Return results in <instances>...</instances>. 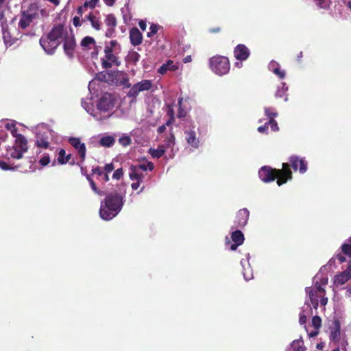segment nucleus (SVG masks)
Segmentation results:
<instances>
[{
	"label": "nucleus",
	"mask_w": 351,
	"mask_h": 351,
	"mask_svg": "<svg viewBox=\"0 0 351 351\" xmlns=\"http://www.w3.org/2000/svg\"><path fill=\"white\" fill-rule=\"evenodd\" d=\"M259 178L264 182H269L277 179V184L281 186L292 179V171L288 163H282L281 169L264 166L258 171Z\"/></svg>",
	"instance_id": "3"
},
{
	"label": "nucleus",
	"mask_w": 351,
	"mask_h": 351,
	"mask_svg": "<svg viewBox=\"0 0 351 351\" xmlns=\"http://www.w3.org/2000/svg\"><path fill=\"white\" fill-rule=\"evenodd\" d=\"M159 27H160V26L157 24H154V23L152 24L149 27L150 31L149 32H147V36L149 38L152 37L154 35H155L158 32Z\"/></svg>",
	"instance_id": "41"
},
{
	"label": "nucleus",
	"mask_w": 351,
	"mask_h": 351,
	"mask_svg": "<svg viewBox=\"0 0 351 351\" xmlns=\"http://www.w3.org/2000/svg\"><path fill=\"white\" fill-rule=\"evenodd\" d=\"M312 325L315 330H319L322 326V319L319 316L315 315L312 318Z\"/></svg>",
	"instance_id": "37"
},
{
	"label": "nucleus",
	"mask_w": 351,
	"mask_h": 351,
	"mask_svg": "<svg viewBox=\"0 0 351 351\" xmlns=\"http://www.w3.org/2000/svg\"><path fill=\"white\" fill-rule=\"evenodd\" d=\"M208 32L210 34H217V33H219L221 32V27H217L210 28Z\"/></svg>",
	"instance_id": "62"
},
{
	"label": "nucleus",
	"mask_w": 351,
	"mask_h": 351,
	"mask_svg": "<svg viewBox=\"0 0 351 351\" xmlns=\"http://www.w3.org/2000/svg\"><path fill=\"white\" fill-rule=\"evenodd\" d=\"M105 23L108 27L115 28L117 25V19L113 14H109L105 19Z\"/></svg>",
	"instance_id": "32"
},
{
	"label": "nucleus",
	"mask_w": 351,
	"mask_h": 351,
	"mask_svg": "<svg viewBox=\"0 0 351 351\" xmlns=\"http://www.w3.org/2000/svg\"><path fill=\"white\" fill-rule=\"evenodd\" d=\"M273 72L278 75L280 79H283L285 77V71L281 70L280 68H276L273 70Z\"/></svg>",
	"instance_id": "51"
},
{
	"label": "nucleus",
	"mask_w": 351,
	"mask_h": 351,
	"mask_svg": "<svg viewBox=\"0 0 351 351\" xmlns=\"http://www.w3.org/2000/svg\"><path fill=\"white\" fill-rule=\"evenodd\" d=\"M316 5L321 9H326L327 5L324 0H314Z\"/></svg>",
	"instance_id": "55"
},
{
	"label": "nucleus",
	"mask_w": 351,
	"mask_h": 351,
	"mask_svg": "<svg viewBox=\"0 0 351 351\" xmlns=\"http://www.w3.org/2000/svg\"><path fill=\"white\" fill-rule=\"evenodd\" d=\"M45 12V10L40 9L37 3H31L26 10L21 12L19 28L23 30L27 29L32 23L39 19L40 15H43Z\"/></svg>",
	"instance_id": "4"
},
{
	"label": "nucleus",
	"mask_w": 351,
	"mask_h": 351,
	"mask_svg": "<svg viewBox=\"0 0 351 351\" xmlns=\"http://www.w3.org/2000/svg\"><path fill=\"white\" fill-rule=\"evenodd\" d=\"M123 77L119 82L121 85H123L125 88H131V84L129 82V78L126 73H122Z\"/></svg>",
	"instance_id": "40"
},
{
	"label": "nucleus",
	"mask_w": 351,
	"mask_h": 351,
	"mask_svg": "<svg viewBox=\"0 0 351 351\" xmlns=\"http://www.w3.org/2000/svg\"><path fill=\"white\" fill-rule=\"evenodd\" d=\"M184 134L188 144L194 148H197L199 147V138L196 136L195 132L194 130H190L185 131Z\"/></svg>",
	"instance_id": "20"
},
{
	"label": "nucleus",
	"mask_w": 351,
	"mask_h": 351,
	"mask_svg": "<svg viewBox=\"0 0 351 351\" xmlns=\"http://www.w3.org/2000/svg\"><path fill=\"white\" fill-rule=\"evenodd\" d=\"M335 258H337L339 261V263H343L346 261V258L345 257V256L343 255V254H341V253H339L335 255V256H334L333 258H332L328 263L330 265H332V263H333L335 260Z\"/></svg>",
	"instance_id": "43"
},
{
	"label": "nucleus",
	"mask_w": 351,
	"mask_h": 351,
	"mask_svg": "<svg viewBox=\"0 0 351 351\" xmlns=\"http://www.w3.org/2000/svg\"><path fill=\"white\" fill-rule=\"evenodd\" d=\"M14 145L23 154L28 150L27 141L23 135H19L17 136Z\"/></svg>",
	"instance_id": "21"
},
{
	"label": "nucleus",
	"mask_w": 351,
	"mask_h": 351,
	"mask_svg": "<svg viewBox=\"0 0 351 351\" xmlns=\"http://www.w3.org/2000/svg\"><path fill=\"white\" fill-rule=\"evenodd\" d=\"M114 107V104L110 99V95H105L99 101L97 104V108L100 111L108 112L112 110Z\"/></svg>",
	"instance_id": "16"
},
{
	"label": "nucleus",
	"mask_w": 351,
	"mask_h": 351,
	"mask_svg": "<svg viewBox=\"0 0 351 351\" xmlns=\"http://www.w3.org/2000/svg\"><path fill=\"white\" fill-rule=\"evenodd\" d=\"M114 32H115L114 28L108 27V29L105 33V36L108 38H111L113 34L114 33Z\"/></svg>",
	"instance_id": "58"
},
{
	"label": "nucleus",
	"mask_w": 351,
	"mask_h": 351,
	"mask_svg": "<svg viewBox=\"0 0 351 351\" xmlns=\"http://www.w3.org/2000/svg\"><path fill=\"white\" fill-rule=\"evenodd\" d=\"M175 136L173 133H170L169 136L165 139V145L167 147H171L175 144Z\"/></svg>",
	"instance_id": "42"
},
{
	"label": "nucleus",
	"mask_w": 351,
	"mask_h": 351,
	"mask_svg": "<svg viewBox=\"0 0 351 351\" xmlns=\"http://www.w3.org/2000/svg\"><path fill=\"white\" fill-rule=\"evenodd\" d=\"M129 176L132 180L141 181L143 178V173L134 165H132L130 168Z\"/></svg>",
	"instance_id": "24"
},
{
	"label": "nucleus",
	"mask_w": 351,
	"mask_h": 351,
	"mask_svg": "<svg viewBox=\"0 0 351 351\" xmlns=\"http://www.w3.org/2000/svg\"><path fill=\"white\" fill-rule=\"evenodd\" d=\"M167 114L169 117V118H171V119H175L174 110H173V108L171 106H168V110H167Z\"/></svg>",
	"instance_id": "60"
},
{
	"label": "nucleus",
	"mask_w": 351,
	"mask_h": 351,
	"mask_svg": "<svg viewBox=\"0 0 351 351\" xmlns=\"http://www.w3.org/2000/svg\"><path fill=\"white\" fill-rule=\"evenodd\" d=\"M119 141L123 146H128L131 143V138L128 136L120 138Z\"/></svg>",
	"instance_id": "46"
},
{
	"label": "nucleus",
	"mask_w": 351,
	"mask_h": 351,
	"mask_svg": "<svg viewBox=\"0 0 351 351\" xmlns=\"http://www.w3.org/2000/svg\"><path fill=\"white\" fill-rule=\"evenodd\" d=\"M3 39L7 47L14 45L21 37V33L16 28H9L8 26H2Z\"/></svg>",
	"instance_id": "6"
},
{
	"label": "nucleus",
	"mask_w": 351,
	"mask_h": 351,
	"mask_svg": "<svg viewBox=\"0 0 351 351\" xmlns=\"http://www.w3.org/2000/svg\"><path fill=\"white\" fill-rule=\"evenodd\" d=\"M250 55V49L243 44H239L234 49V56L240 62L246 60Z\"/></svg>",
	"instance_id": "15"
},
{
	"label": "nucleus",
	"mask_w": 351,
	"mask_h": 351,
	"mask_svg": "<svg viewBox=\"0 0 351 351\" xmlns=\"http://www.w3.org/2000/svg\"><path fill=\"white\" fill-rule=\"evenodd\" d=\"M321 299H320V304L322 306H325L326 305L327 302H328V298L324 296V295H321Z\"/></svg>",
	"instance_id": "64"
},
{
	"label": "nucleus",
	"mask_w": 351,
	"mask_h": 351,
	"mask_svg": "<svg viewBox=\"0 0 351 351\" xmlns=\"http://www.w3.org/2000/svg\"><path fill=\"white\" fill-rule=\"evenodd\" d=\"M90 21L92 27L96 31H99L101 29V21L99 17H97L93 12H90L82 21Z\"/></svg>",
	"instance_id": "19"
},
{
	"label": "nucleus",
	"mask_w": 351,
	"mask_h": 351,
	"mask_svg": "<svg viewBox=\"0 0 351 351\" xmlns=\"http://www.w3.org/2000/svg\"><path fill=\"white\" fill-rule=\"evenodd\" d=\"M115 142L114 138L111 136H106L101 138L99 144L106 147H110L114 145Z\"/></svg>",
	"instance_id": "30"
},
{
	"label": "nucleus",
	"mask_w": 351,
	"mask_h": 351,
	"mask_svg": "<svg viewBox=\"0 0 351 351\" xmlns=\"http://www.w3.org/2000/svg\"><path fill=\"white\" fill-rule=\"evenodd\" d=\"M86 10V8H83V5H80L77 9V13L80 16H82L83 14Z\"/></svg>",
	"instance_id": "61"
},
{
	"label": "nucleus",
	"mask_w": 351,
	"mask_h": 351,
	"mask_svg": "<svg viewBox=\"0 0 351 351\" xmlns=\"http://www.w3.org/2000/svg\"><path fill=\"white\" fill-rule=\"evenodd\" d=\"M182 98L178 99L179 110L178 112V117H184L186 115L185 111L182 108Z\"/></svg>",
	"instance_id": "47"
},
{
	"label": "nucleus",
	"mask_w": 351,
	"mask_h": 351,
	"mask_svg": "<svg viewBox=\"0 0 351 351\" xmlns=\"http://www.w3.org/2000/svg\"><path fill=\"white\" fill-rule=\"evenodd\" d=\"M92 173L93 174H97L99 176H101L104 174V171H103L100 167L97 166L92 169Z\"/></svg>",
	"instance_id": "56"
},
{
	"label": "nucleus",
	"mask_w": 351,
	"mask_h": 351,
	"mask_svg": "<svg viewBox=\"0 0 351 351\" xmlns=\"http://www.w3.org/2000/svg\"><path fill=\"white\" fill-rule=\"evenodd\" d=\"M104 58L101 59V66L104 69H109L112 66V64L119 66L121 65V61L119 58L113 53L112 49L108 47L104 48Z\"/></svg>",
	"instance_id": "7"
},
{
	"label": "nucleus",
	"mask_w": 351,
	"mask_h": 351,
	"mask_svg": "<svg viewBox=\"0 0 351 351\" xmlns=\"http://www.w3.org/2000/svg\"><path fill=\"white\" fill-rule=\"evenodd\" d=\"M123 176V171L122 168H119L117 170L114 171L112 178L119 180Z\"/></svg>",
	"instance_id": "45"
},
{
	"label": "nucleus",
	"mask_w": 351,
	"mask_h": 351,
	"mask_svg": "<svg viewBox=\"0 0 351 351\" xmlns=\"http://www.w3.org/2000/svg\"><path fill=\"white\" fill-rule=\"evenodd\" d=\"M62 43L63 49L65 54L69 58H72L74 56L75 50L77 46L74 34H69Z\"/></svg>",
	"instance_id": "8"
},
{
	"label": "nucleus",
	"mask_w": 351,
	"mask_h": 351,
	"mask_svg": "<svg viewBox=\"0 0 351 351\" xmlns=\"http://www.w3.org/2000/svg\"><path fill=\"white\" fill-rule=\"evenodd\" d=\"M134 166L141 173L142 171H145L147 169L152 171L154 168V165L152 162H147V163L139 164Z\"/></svg>",
	"instance_id": "34"
},
{
	"label": "nucleus",
	"mask_w": 351,
	"mask_h": 351,
	"mask_svg": "<svg viewBox=\"0 0 351 351\" xmlns=\"http://www.w3.org/2000/svg\"><path fill=\"white\" fill-rule=\"evenodd\" d=\"M152 84L150 80H143L133 85L128 93L129 97H136L140 92L148 90L152 88Z\"/></svg>",
	"instance_id": "9"
},
{
	"label": "nucleus",
	"mask_w": 351,
	"mask_h": 351,
	"mask_svg": "<svg viewBox=\"0 0 351 351\" xmlns=\"http://www.w3.org/2000/svg\"><path fill=\"white\" fill-rule=\"evenodd\" d=\"M99 2V0H90L88 1H85L83 4V8H88L90 9H94L96 6L97 3Z\"/></svg>",
	"instance_id": "44"
},
{
	"label": "nucleus",
	"mask_w": 351,
	"mask_h": 351,
	"mask_svg": "<svg viewBox=\"0 0 351 351\" xmlns=\"http://www.w3.org/2000/svg\"><path fill=\"white\" fill-rule=\"evenodd\" d=\"M265 114L269 118V120L274 119L278 113L271 108H265Z\"/></svg>",
	"instance_id": "35"
},
{
	"label": "nucleus",
	"mask_w": 351,
	"mask_h": 351,
	"mask_svg": "<svg viewBox=\"0 0 351 351\" xmlns=\"http://www.w3.org/2000/svg\"><path fill=\"white\" fill-rule=\"evenodd\" d=\"M313 289L317 291V293L325 294L324 288H323L317 282L315 283Z\"/></svg>",
	"instance_id": "53"
},
{
	"label": "nucleus",
	"mask_w": 351,
	"mask_h": 351,
	"mask_svg": "<svg viewBox=\"0 0 351 351\" xmlns=\"http://www.w3.org/2000/svg\"><path fill=\"white\" fill-rule=\"evenodd\" d=\"M288 87L286 86L285 83H282V88H278L276 93V97L278 98H282L285 95V93L287 91Z\"/></svg>",
	"instance_id": "38"
},
{
	"label": "nucleus",
	"mask_w": 351,
	"mask_h": 351,
	"mask_svg": "<svg viewBox=\"0 0 351 351\" xmlns=\"http://www.w3.org/2000/svg\"><path fill=\"white\" fill-rule=\"evenodd\" d=\"M114 169V166L113 165V163H108V164H106L104 167V172L106 173H110V172H112Z\"/></svg>",
	"instance_id": "54"
},
{
	"label": "nucleus",
	"mask_w": 351,
	"mask_h": 351,
	"mask_svg": "<svg viewBox=\"0 0 351 351\" xmlns=\"http://www.w3.org/2000/svg\"><path fill=\"white\" fill-rule=\"evenodd\" d=\"M267 123H268V126L270 125L271 129L272 131H274V132L278 131L279 128H278V123L275 121V119L269 120Z\"/></svg>",
	"instance_id": "49"
},
{
	"label": "nucleus",
	"mask_w": 351,
	"mask_h": 351,
	"mask_svg": "<svg viewBox=\"0 0 351 351\" xmlns=\"http://www.w3.org/2000/svg\"><path fill=\"white\" fill-rule=\"evenodd\" d=\"M291 346L293 351H306V348L304 346L302 339L294 340L291 343Z\"/></svg>",
	"instance_id": "33"
},
{
	"label": "nucleus",
	"mask_w": 351,
	"mask_h": 351,
	"mask_svg": "<svg viewBox=\"0 0 351 351\" xmlns=\"http://www.w3.org/2000/svg\"><path fill=\"white\" fill-rule=\"evenodd\" d=\"M7 156L8 158L21 159L23 158V153L19 149L15 147L14 145L7 149Z\"/></svg>",
	"instance_id": "23"
},
{
	"label": "nucleus",
	"mask_w": 351,
	"mask_h": 351,
	"mask_svg": "<svg viewBox=\"0 0 351 351\" xmlns=\"http://www.w3.org/2000/svg\"><path fill=\"white\" fill-rule=\"evenodd\" d=\"M130 43L134 46H138L143 42V34L137 27H132L130 30Z\"/></svg>",
	"instance_id": "18"
},
{
	"label": "nucleus",
	"mask_w": 351,
	"mask_h": 351,
	"mask_svg": "<svg viewBox=\"0 0 351 351\" xmlns=\"http://www.w3.org/2000/svg\"><path fill=\"white\" fill-rule=\"evenodd\" d=\"M268 130V123H265L263 125L259 126L258 128V131L261 133L267 132Z\"/></svg>",
	"instance_id": "59"
},
{
	"label": "nucleus",
	"mask_w": 351,
	"mask_h": 351,
	"mask_svg": "<svg viewBox=\"0 0 351 351\" xmlns=\"http://www.w3.org/2000/svg\"><path fill=\"white\" fill-rule=\"evenodd\" d=\"M250 213L247 208L239 210L236 215L234 219V228H243L248 221Z\"/></svg>",
	"instance_id": "14"
},
{
	"label": "nucleus",
	"mask_w": 351,
	"mask_h": 351,
	"mask_svg": "<svg viewBox=\"0 0 351 351\" xmlns=\"http://www.w3.org/2000/svg\"><path fill=\"white\" fill-rule=\"evenodd\" d=\"M165 152V145H160L157 149L150 148L149 149V154L153 157L159 158Z\"/></svg>",
	"instance_id": "25"
},
{
	"label": "nucleus",
	"mask_w": 351,
	"mask_h": 351,
	"mask_svg": "<svg viewBox=\"0 0 351 351\" xmlns=\"http://www.w3.org/2000/svg\"><path fill=\"white\" fill-rule=\"evenodd\" d=\"M231 239L234 243L230 245V250L234 251L243 243L244 235L241 230H237L231 233Z\"/></svg>",
	"instance_id": "17"
},
{
	"label": "nucleus",
	"mask_w": 351,
	"mask_h": 351,
	"mask_svg": "<svg viewBox=\"0 0 351 351\" xmlns=\"http://www.w3.org/2000/svg\"><path fill=\"white\" fill-rule=\"evenodd\" d=\"M94 45H95V40L89 36H85L80 43V45L84 49H91L90 46Z\"/></svg>",
	"instance_id": "26"
},
{
	"label": "nucleus",
	"mask_w": 351,
	"mask_h": 351,
	"mask_svg": "<svg viewBox=\"0 0 351 351\" xmlns=\"http://www.w3.org/2000/svg\"><path fill=\"white\" fill-rule=\"evenodd\" d=\"M118 45V42L116 40H112L109 43V45L105 46V47H108V49L114 51V49Z\"/></svg>",
	"instance_id": "57"
},
{
	"label": "nucleus",
	"mask_w": 351,
	"mask_h": 351,
	"mask_svg": "<svg viewBox=\"0 0 351 351\" xmlns=\"http://www.w3.org/2000/svg\"><path fill=\"white\" fill-rule=\"evenodd\" d=\"M50 162V157L49 155H44L39 160V163L45 167Z\"/></svg>",
	"instance_id": "48"
},
{
	"label": "nucleus",
	"mask_w": 351,
	"mask_h": 351,
	"mask_svg": "<svg viewBox=\"0 0 351 351\" xmlns=\"http://www.w3.org/2000/svg\"><path fill=\"white\" fill-rule=\"evenodd\" d=\"M123 196L117 192L107 195L101 204L100 217L104 220H110L116 217L123 206Z\"/></svg>",
	"instance_id": "2"
},
{
	"label": "nucleus",
	"mask_w": 351,
	"mask_h": 351,
	"mask_svg": "<svg viewBox=\"0 0 351 351\" xmlns=\"http://www.w3.org/2000/svg\"><path fill=\"white\" fill-rule=\"evenodd\" d=\"M289 167H292L293 171H296L299 169L300 173H304L307 170V162L303 159L300 158L298 156H291L289 158ZM291 169V168H289Z\"/></svg>",
	"instance_id": "10"
},
{
	"label": "nucleus",
	"mask_w": 351,
	"mask_h": 351,
	"mask_svg": "<svg viewBox=\"0 0 351 351\" xmlns=\"http://www.w3.org/2000/svg\"><path fill=\"white\" fill-rule=\"evenodd\" d=\"M138 25L140 27V28L143 30V31H145L146 29V27H147V24H146V22L141 20L139 23H138Z\"/></svg>",
	"instance_id": "63"
},
{
	"label": "nucleus",
	"mask_w": 351,
	"mask_h": 351,
	"mask_svg": "<svg viewBox=\"0 0 351 351\" xmlns=\"http://www.w3.org/2000/svg\"><path fill=\"white\" fill-rule=\"evenodd\" d=\"M330 341L333 343H338L340 340L341 324L337 318L334 319L329 326Z\"/></svg>",
	"instance_id": "11"
},
{
	"label": "nucleus",
	"mask_w": 351,
	"mask_h": 351,
	"mask_svg": "<svg viewBox=\"0 0 351 351\" xmlns=\"http://www.w3.org/2000/svg\"><path fill=\"white\" fill-rule=\"evenodd\" d=\"M140 58H141L140 54L138 52L134 51L130 52L129 54L130 61L133 62L134 64H136V62L139 61Z\"/></svg>",
	"instance_id": "39"
},
{
	"label": "nucleus",
	"mask_w": 351,
	"mask_h": 351,
	"mask_svg": "<svg viewBox=\"0 0 351 351\" xmlns=\"http://www.w3.org/2000/svg\"><path fill=\"white\" fill-rule=\"evenodd\" d=\"M36 145L38 147L47 149L49 146L48 137H44L38 134L36 136Z\"/></svg>",
	"instance_id": "28"
},
{
	"label": "nucleus",
	"mask_w": 351,
	"mask_h": 351,
	"mask_svg": "<svg viewBox=\"0 0 351 351\" xmlns=\"http://www.w3.org/2000/svg\"><path fill=\"white\" fill-rule=\"evenodd\" d=\"M71 158V154H66V151L64 149H61L58 153V162L60 165H64L69 162Z\"/></svg>",
	"instance_id": "27"
},
{
	"label": "nucleus",
	"mask_w": 351,
	"mask_h": 351,
	"mask_svg": "<svg viewBox=\"0 0 351 351\" xmlns=\"http://www.w3.org/2000/svg\"><path fill=\"white\" fill-rule=\"evenodd\" d=\"M90 184V186L92 189V190L97 194L99 195H102L104 193L102 191H101L96 186V184L95 182H94V180H90V182H89Z\"/></svg>",
	"instance_id": "50"
},
{
	"label": "nucleus",
	"mask_w": 351,
	"mask_h": 351,
	"mask_svg": "<svg viewBox=\"0 0 351 351\" xmlns=\"http://www.w3.org/2000/svg\"><path fill=\"white\" fill-rule=\"evenodd\" d=\"M209 64L210 69L219 75L228 73L230 68L228 58L222 56H215L210 58Z\"/></svg>",
	"instance_id": "5"
},
{
	"label": "nucleus",
	"mask_w": 351,
	"mask_h": 351,
	"mask_svg": "<svg viewBox=\"0 0 351 351\" xmlns=\"http://www.w3.org/2000/svg\"><path fill=\"white\" fill-rule=\"evenodd\" d=\"M68 34L69 32L64 25L56 24L47 34L41 36L39 43L46 53L52 55Z\"/></svg>",
	"instance_id": "1"
},
{
	"label": "nucleus",
	"mask_w": 351,
	"mask_h": 351,
	"mask_svg": "<svg viewBox=\"0 0 351 351\" xmlns=\"http://www.w3.org/2000/svg\"><path fill=\"white\" fill-rule=\"evenodd\" d=\"M0 168L3 170L7 171V170H19L22 169L23 166L21 164L18 165H9L6 162L0 160Z\"/></svg>",
	"instance_id": "29"
},
{
	"label": "nucleus",
	"mask_w": 351,
	"mask_h": 351,
	"mask_svg": "<svg viewBox=\"0 0 351 351\" xmlns=\"http://www.w3.org/2000/svg\"><path fill=\"white\" fill-rule=\"evenodd\" d=\"M69 143L77 151L82 161H84L85 160L86 154V148L85 144L82 143L80 138L77 137L69 138Z\"/></svg>",
	"instance_id": "13"
},
{
	"label": "nucleus",
	"mask_w": 351,
	"mask_h": 351,
	"mask_svg": "<svg viewBox=\"0 0 351 351\" xmlns=\"http://www.w3.org/2000/svg\"><path fill=\"white\" fill-rule=\"evenodd\" d=\"M178 69V64H174L173 60H169L166 63L163 64L158 70V72L164 75L167 71H175Z\"/></svg>",
	"instance_id": "22"
},
{
	"label": "nucleus",
	"mask_w": 351,
	"mask_h": 351,
	"mask_svg": "<svg viewBox=\"0 0 351 351\" xmlns=\"http://www.w3.org/2000/svg\"><path fill=\"white\" fill-rule=\"evenodd\" d=\"M80 16H75L73 19V24L75 27H80L82 24V21L80 20Z\"/></svg>",
	"instance_id": "52"
},
{
	"label": "nucleus",
	"mask_w": 351,
	"mask_h": 351,
	"mask_svg": "<svg viewBox=\"0 0 351 351\" xmlns=\"http://www.w3.org/2000/svg\"><path fill=\"white\" fill-rule=\"evenodd\" d=\"M308 295L313 307L317 308L319 304V298L321 297V295H318L317 291L314 289L310 290Z\"/></svg>",
	"instance_id": "31"
},
{
	"label": "nucleus",
	"mask_w": 351,
	"mask_h": 351,
	"mask_svg": "<svg viewBox=\"0 0 351 351\" xmlns=\"http://www.w3.org/2000/svg\"><path fill=\"white\" fill-rule=\"evenodd\" d=\"M351 278V261L349 262L347 269L334 277V285L341 286L346 283Z\"/></svg>",
	"instance_id": "12"
},
{
	"label": "nucleus",
	"mask_w": 351,
	"mask_h": 351,
	"mask_svg": "<svg viewBox=\"0 0 351 351\" xmlns=\"http://www.w3.org/2000/svg\"><path fill=\"white\" fill-rule=\"evenodd\" d=\"M342 253L351 258V243H343L341 247Z\"/></svg>",
	"instance_id": "36"
}]
</instances>
